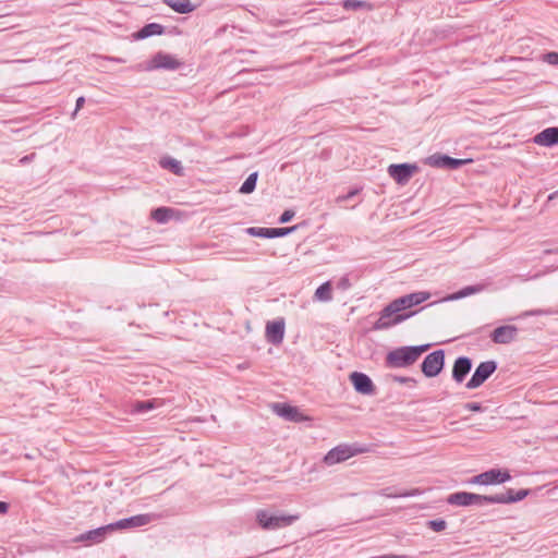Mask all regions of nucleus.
<instances>
[{
  "label": "nucleus",
  "mask_w": 558,
  "mask_h": 558,
  "mask_svg": "<svg viewBox=\"0 0 558 558\" xmlns=\"http://www.w3.org/2000/svg\"><path fill=\"white\" fill-rule=\"evenodd\" d=\"M529 489H520L514 492L512 488L507 489L505 493L489 496L469 492H457L448 496L447 502L458 507H483L490 504L507 505L523 500L529 495Z\"/></svg>",
  "instance_id": "f257e3e1"
},
{
  "label": "nucleus",
  "mask_w": 558,
  "mask_h": 558,
  "mask_svg": "<svg viewBox=\"0 0 558 558\" xmlns=\"http://www.w3.org/2000/svg\"><path fill=\"white\" fill-rule=\"evenodd\" d=\"M430 344L404 345L389 351L385 359L388 368H407L412 366L418 357L428 350Z\"/></svg>",
  "instance_id": "f03ea898"
},
{
  "label": "nucleus",
  "mask_w": 558,
  "mask_h": 558,
  "mask_svg": "<svg viewBox=\"0 0 558 558\" xmlns=\"http://www.w3.org/2000/svg\"><path fill=\"white\" fill-rule=\"evenodd\" d=\"M300 513H275L266 509H259L255 513L258 526L264 531H276L292 525L300 520Z\"/></svg>",
  "instance_id": "7ed1b4c3"
},
{
  "label": "nucleus",
  "mask_w": 558,
  "mask_h": 558,
  "mask_svg": "<svg viewBox=\"0 0 558 558\" xmlns=\"http://www.w3.org/2000/svg\"><path fill=\"white\" fill-rule=\"evenodd\" d=\"M417 312L401 313L395 301H391L379 312V318L374 323L373 330H385L414 316Z\"/></svg>",
  "instance_id": "20e7f679"
},
{
  "label": "nucleus",
  "mask_w": 558,
  "mask_h": 558,
  "mask_svg": "<svg viewBox=\"0 0 558 558\" xmlns=\"http://www.w3.org/2000/svg\"><path fill=\"white\" fill-rule=\"evenodd\" d=\"M371 448L367 445L353 442V444H340L330 449L324 457V462L327 465H333L343 462L354 456L369 452Z\"/></svg>",
  "instance_id": "39448f33"
},
{
  "label": "nucleus",
  "mask_w": 558,
  "mask_h": 558,
  "mask_svg": "<svg viewBox=\"0 0 558 558\" xmlns=\"http://www.w3.org/2000/svg\"><path fill=\"white\" fill-rule=\"evenodd\" d=\"M182 64L183 63L174 56L163 51H158L145 64L144 70L149 72L156 70L175 71L180 69Z\"/></svg>",
  "instance_id": "423d86ee"
},
{
  "label": "nucleus",
  "mask_w": 558,
  "mask_h": 558,
  "mask_svg": "<svg viewBox=\"0 0 558 558\" xmlns=\"http://www.w3.org/2000/svg\"><path fill=\"white\" fill-rule=\"evenodd\" d=\"M445 366V351L442 349L435 350L427 354L422 362V373L428 377H436L440 374Z\"/></svg>",
  "instance_id": "0eeeda50"
},
{
  "label": "nucleus",
  "mask_w": 558,
  "mask_h": 558,
  "mask_svg": "<svg viewBox=\"0 0 558 558\" xmlns=\"http://www.w3.org/2000/svg\"><path fill=\"white\" fill-rule=\"evenodd\" d=\"M496 369L497 363L495 361H485L480 363L465 387L468 389H475L482 386Z\"/></svg>",
  "instance_id": "6e6552de"
},
{
  "label": "nucleus",
  "mask_w": 558,
  "mask_h": 558,
  "mask_svg": "<svg viewBox=\"0 0 558 558\" xmlns=\"http://www.w3.org/2000/svg\"><path fill=\"white\" fill-rule=\"evenodd\" d=\"M417 171V166L412 163H392L388 167V174L398 183L407 184L412 175Z\"/></svg>",
  "instance_id": "1a4fd4ad"
},
{
  "label": "nucleus",
  "mask_w": 558,
  "mask_h": 558,
  "mask_svg": "<svg viewBox=\"0 0 558 558\" xmlns=\"http://www.w3.org/2000/svg\"><path fill=\"white\" fill-rule=\"evenodd\" d=\"M160 518V515L155 513H142L133 517L121 519L114 523L109 524L111 530L114 529H130V527H138L146 524H149L154 520Z\"/></svg>",
  "instance_id": "9d476101"
},
{
  "label": "nucleus",
  "mask_w": 558,
  "mask_h": 558,
  "mask_svg": "<svg viewBox=\"0 0 558 558\" xmlns=\"http://www.w3.org/2000/svg\"><path fill=\"white\" fill-rule=\"evenodd\" d=\"M299 226L286 227V228H264V227H250L246 232L256 238L274 239L282 238L294 232Z\"/></svg>",
  "instance_id": "9b49d317"
},
{
  "label": "nucleus",
  "mask_w": 558,
  "mask_h": 558,
  "mask_svg": "<svg viewBox=\"0 0 558 558\" xmlns=\"http://www.w3.org/2000/svg\"><path fill=\"white\" fill-rule=\"evenodd\" d=\"M429 298H430L429 292L417 291V292L409 293V294L402 295L400 298H397L393 301L397 303L401 313H405L404 311H407L415 305L422 304L423 302L427 301Z\"/></svg>",
  "instance_id": "f8f14e48"
},
{
  "label": "nucleus",
  "mask_w": 558,
  "mask_h": 558,
  "mask_svg": "<svg viewBox=\"0 0 558 558\" xmlns=\"http://www.w3.org/2000/svg\"><path fill=\"white\" fill-rule=\"evenodd\" d=\"M286 324L283 318H279L272 322H268L266 325V339L274 345L282 343L284 338Z\"/></svg>",
  "instance_id": "ddd939ff"
},
{
  "label": "nucleus",
  "mask_w": 558,
  "mask_h": 558,
  "mask_svg": "<svg viewBox=\"0 0 558 558\" xmlns=\"http://www.w3.org/2000/svg\"><path fill=\"white\" fill-rule=\"evenodd\" d=\"M518 331L519 329L514 325H504L490 333V339L496 344H509L517 339Z\"/></svg>",
  "instance_id": "4468645a"
},
{
  "label": "nucleus",
  "mask_w": 558,
  "mask_h": 558,
  "mask_svg": "<svg viewBox=\"0 0 558 558\" xmlns=\"http://www.w3.org/2000/svg\"><path fill=\"white\" fill-rule=\"evenodd\" d=\"M272 408L276 414L289 422L299 423L307 420V417L302 412H300L296 407L290 405L288 403H275Z\"/></svg>",
  "instance_id": "2eb2a0df"
},
{
  "label": "nucleus",
  "mask_w": 558,
  "mask_h": 558,
  "mask_svg": "<svg viewBox=\"0 0 558 558\" xmlns=\"http://www.w3.org/2000/svg\"><path fill=\"white\" fill-rule=\"evenodd\" d=\"M350 379L355 391L363 395H373L375 392V386L366 374L353 372L350 375Z\"/></svg>",
  "instance_id": "dca6fc26"
},
{
  "label": "nucleus",
  "mask_w": 558,
  "mask_h": 558,
  "mask_svg": "<svg viewBox=\"0 0 558 558\" xmlns=\"http://www.w3.org/2000/svg\"><path fill=\"white\" fill-rule=\"evenodd\" d=\"M466 162L468 159H457L447 155H433L428 158V163L436 168L458 169Z\"/></svg>",
  "instance_id": "f3484780"
},
{
  "label": "nucleus",
  "mask_w": 558,
  "mask_h": 558,
  "mask_svg": "<svg viewBox=\"0 0 558 558\" xmlns=\"http://www.w3.org/2000/svg\"><path fill=\"white\" fill-rule=\"evenodd\" d=\"M472 368V360L468 356H459L453 364L452 378L456 383L461 384Z\"/></svg>",
  "instance_id": "a211bd4d"
},
{
  "label": "nucleus",
  "mask_w": 558,
  "mask_h": 558,
  "mask_svg": "<svg viewBox=\"0 0 558 558\" xmlns=\"http://www.w3.org/2000/svg\"><path fill=\"white\" fill-rule=\"evenodd\" d=\"M534 143L545 147L558 144V128H547L534 136Z\"/></svg>",
  "instance_id": "6ab92c4d"
},
{
  "label": "nucleus",
  "mask_w": 558,
  "mask_h": 558,
  "mask_svg": "<svg viewBox=\"0 0 558 558\" xmlns=\"http://www.w3.org/2000/svg\"><path fill=\"white\" fill-rule=\"evenodd\" d=\"M108 530H111L109 527V524L107 526H100L90 531H87L85 533H82L78 535L75 541L77 542H85V543H100L105 539L106 533Z\"/></svg>",
  "instance_id": "aec40b11"
},
{
  "label": "nucleus",
  "mask_w": 558,
  "mask_h": 558,
  "mask_svg": "<svg viewBox=\"0 0 558 558\" xmlns=\"http://www.w3.org/2000/svg\"><path fill=\"white\" fill-rule=\"evenodd\" d=\"M163 3L180 14L191 13L197 8L191 0H163Z\"/></svg>",
  "instance_id": "412c9836"
},
{
  "label": "nucleus",
  "mask_w": 558,
  "mask_h": 558,
  "mask_svg": "<svg viewBox=\"0 0 558 558\" xmlns=\"http://www.w3.org/2000/svg\"><path fill=\"white\" fill-rule=\"evenodd\" d=\"M165 32V26L159 23H148L143 26L134 37L136 39H145L154 35H162Z\"/></svg>",
  "instance_id": "4be33fe9"
},
{
  "label": "nucleus",
  "mask_w": 558,
  "mask_h": 558,
  "mask_svg": "<svg viewBox=\"0 0 558 558\" xmlns=\"http://www.w3.org/2000/svg\"><path fill=\"white\" fill-rule=\"evenodd\" d=\"M471 483L478 484V485H485V486L499 484L497 469H490L486 472H483V473L474 476L471 480Z\"/></svg>",
  "instance_id": "5701e85b"
},
{
  "label": "nucleus",
  "mask_w": 558,
  "mask_h": 558,
  "mask_svg": "<svg viewBox=\"0 0 558 558\" xmlns=\"http://www.w3.org/2000/svg\"><path fill=\"white\" fill-rule=\"evenodd\" d=\"M487 288L486 283H476L473 286H466L462 288L461 290L457 291L452 295L448 298V300H460L463 298H466L472 294H476L480 292H483Z\"/></svg>",
  "instance_id": "b1692460"
},
{
  "label": "nucleus",
  "mask_w": 558,
  "mask_h": 558,
  "mask_svg": "<svg viewBox=\"0 0 558 558\" xmlns=\"http://www.w3.org/2000/svg\"><path fill=\"white\" fill-rule=\"evenodd\" d=\"M159 165L161 168L171 171L175 175H183L184 169L181 162L172 157L161 158Z\"/></svg>",
  "instance_id": "393cba45"
},
{
  "label": "nucleus",
  "mask_w": 558,
  "mask_h": 558,
  "mask_svg": "<svg viewBox=\"0 0 558 558\" xmlns=\"http://www.w3.org/2000/svg\"><path fill=\"white\" fill-rule=\"evenodd\" d=\"M173 210L169 207H158L151 211V218L158 223H166L170 220Z\"/></svg>",
  "instance_id": "a878e982"
},
{
  "label": "nucleus",
  "mask_w": 558,
  "mask_h": 558,
  "mask_svg": "<svg viewBox=\"0 0 558 558\" xmlns=\"http://www.w3.org/2000/svg\"><path fill=\"white\" fill-rule=\"evenodd\" d=\"M315 298L323 302L331 301L332 293H331V286L330 283L324 282L322 283L315 291Z\"/></svg>",
  "instance_id": "bb28decb"
},
{
  "label": "nucleus",
  "mask_w": 558,
  "mask_h": 558,
  "mask_svg": "<svg viewBox=\"0 0 558 558\" xmlns=\"http://www.w3.org/2000/svg\"><path fill=\"white\" fill-rule=\"evenodd\" d=\"M258 173L253 172L251 173L246 180L243 182V184L240 187V193L242 194H250L254 192L257 183Z\"/></svg>",
  "instance_id": "cd10ccee"
},
{
  "label": "nucleus",
  "mask_w": 558,
  "mask_h": 558,
  "mask_svg": "<svg viewBox=\"0 0 558 558\" xmlns=\"http://www.w3.org/2000/svg\"><path fill=\"white\" fill-rule=\"evenodd\" d=\"M155 407L156 405L153 400L137 401L133 405V412L144 413V412L155 409Z\"/></svg>",
  "instance_id": "c85d7f7f"
},
{
  "label": "nucleus",
  "mask_w": 558,
  "mask_h": 558,
  "mask_svg": "<svg viewBox=\"0 0 558 558\" xmlns=\"http://www.w3.org/2000/svg\"><path fill=\"white\" fill-rule=\"evenodd\" d=\"M366 5H367V3L365 1H360V0H344L342 3V7L345 10H352V11L363 9Z\"/></svg>",
  "instance_id": "c756f323"
},
{
  "label": "nucleus",
  "mask_w": 558,
  "mask_h": 558,
  "mask_svg": "<svg viewBox=\"0 0 558 558\" xmlns=\"http://www.w3.org/2000/svg\"><path fill=\"white\" fill-rule=\"evenodd\" d=\"M427 526L435 532H441L447 527V522L444 519L429 520Z\"/></svg>",
  "instance_id": "7c9ffc66"
},
{
  "label": "nucleus",
  "mask_w": 558,
  "mask_h": 558,
  "mask_svg": "<svg viewBox=\"0 0 558 558\" xmlns=\"http://www.w3.org/2000/svg\"><path fill=\"white\" fill-rule=\"evenodd\" d=\"M392 380L396 383H399V384L411 385V386H415L417 384L416 379H414L413 377H407V376H393Z\"/></svg>",
  "instance_id": "2f4dec72"
},
{
  "label": "nucleus",
  "mask_w": 558,
  "mask_h": 558,
  "mask_svg": "<svg viewBox=\"0 0 558 558\" xmlns=\"http://www.w3.org/2000/svg\"><path fill=\"white\" fill-rule=\"evenodd\" d=\"M389 490H390V488H385V489L381 490L380 495H383L385 497H388V498L409 497V496H414L415 495L414 493L392 494Z\"/></svg>",
  "instance_id": "473e14b6"
},
{
  "label": "nucleus",
  "mask_w": 558,
  "mask_h": 558,
  "mask_svg": "<svg viewBox=\"0 0 558 558\" xmlns=\"http://www.w3.org/2000/svg\"><path fill=\"white\" fill-rule=\"evenodd\" d=\"M295 213L292 209L284 210L281 216L279 217V223H287L289 222L293 217Z\"/></svg>",
  "instance_id": "72a5a7b5"
},
{
  "label": "nucleus",
  "mask_w": 558,
  "mask_h": 558,
  "mask_svg": "<svg viewBox=\"0 0 558 558\" xmlns=\"http://www.w3.org/2000/svg\"><path fill=\"white\" fill-rule=\"evenodd\" d=\"M544 60L553 65H558V52H548L544 56Z\"/></svg>",
  "instance_id": "f704fd0d"
},
{
  "label": "nucleus",
  "mask_w": 558,
  "mask_h": 558,
  "mask_svg": "<svg viewBox=\"0 0 558 558\" xmlns=\"http://www.w3.org/2000/svg\"><path fill=\"white\" fill-rule=\"evenodd\" d=\"M84 104H85V97L81 96L76 99L75 109L71 114L72 119L76 118L78 110L84 106Z\"/></svg>",
  "instance_id": "c9c22d12"
},
{
  "label": "nucleus",
  "mask_w": 558,
  "mask_h": 558,
  "mask_svg": "<svg viewBox=\"0 0 558 558\" xmlns=\"http://www.w3.org/2000/svg\"><path fill=\"white\" fill-rule=\"evenodd\" d=\"M497 473H498L499 484L506 483L511 478V475L508 471H501V470L497 469Z\"/></svg>",
  "instance_id": "e433bc0d"
},
{
  "label": "nucleus",
  "mask_w": 558,
  "mask_h": 558,
  "mask_svg": "<svg viewBox=\"0 0 558 558\" xmlns=\"http://www.w3.org/2000/svg\"><path fill=\"white\" fill-rule=\"evenodd\" d=\"M464 408L473 412H480L483 409L482 404L478 402H468L464 404Z\"/></svg>",
  "instance_id": "4c0bfd02"
},
{
  "label": "nucleus",
  "mask_w": 558,
  "mask_h": 558,
  "mask_svg": "<svg viewBox=\"0 0 558 558\" xmlns=\"http://www.w3.org/2000/svg\"><path fill=\"white\" fill-rule=\"evenodd\" d=\"M359 193V190H351L345 195L338 196L337 202H344L354 197Z\"/></svg>",
  "instance_id": "58836bf2"
},
{
  "label": "nucleus",
  "mask_w": 558,
  "mask_h": 558,
  "mask_svg": "<svg viewBox=\"0 0 558 558\" xmlns=\"http://www.w3.org/2000/svg\"><path fill=\"white\" fill-rule=\"evenodd\" d=\"M553 314L551 311H545V310H534L527 313L530 316H541V315H550Z\"/></svg>",
  "instance_id": "ea45409f"
},
{
  "label": "nucleus",
  "mask_w": 558,
  "mask_h": 558,
  "mask_svg": "<svg viewBox=\"0 0 558 558\" xmlns=\"http://www.w3.org/2000/svg\"><path fill=\"white\" fill-rule=\"evenodd\" d=\"M9 510V504L5 501H0V513H7Z\"/></svg>",
  "instance_id": "a19ab883"
},
{
  "label": "nucleus",
  "mask_w": 558,
  "mask_h": 558,
  "mask_svg": "<svg viewBox=\"0 0 558 558\" xmlns=\"http://www.w3.org/2000/svg\"><path fill=\"white\" fill-rule=\"evenodd\" d=\"M339 284L343 288V289H347L350 287V281L347 277L344 278H341Z\"/></svg>",
  "instance_id": "79ce46f5"
},
{
  "label": "nucleus",
  "mask_w": 558,
  "mask_h": 558,
  "mask_svg": "<svg viewBox=\"0 0 558 558\" xmlns=\"http://www.w3.org/2000/svg\"><path fill=\"white\" fill-rule=\"evenodd\" d=\"M108 61H111V62H116V63H123L125 62L124 59L122 58H118V57H107L106 58Z\"/></svg>",
  "instance_id": "37998d69"
},
{
  "label": "nucleus",
  "mask_w": 558,
  "mask_h": 558,
  "mask_svg": "<svg viewBox=\"0 0 558 558\" xmlns=\"http://www.w3.org/2000/svg\"><path fill=\"white\" fill-rule=\"evenodd\" d=\"M28 159H29V157H27V156H26V157H24V158H22V159H21V162L28 161Z\"/></svg>",
  "instance_id": "c03bdc74"
},
{
  "label": "nucleus",
  "mask_w": 558,
  "mask_h": 558,
  "mask_svg": "<svg viewBox=\"0 0 558 558\" xmlns=\"http://www.w3.org/2000/svg\"><path fill=\"white\" fill-rule=\"evenodd\" d=\"M554 196H555V194H550V195H549V197H548V199H553V198H554Z\"/></svg>",
  "instance_id": "a18cd8bd"
}]
</instances>
